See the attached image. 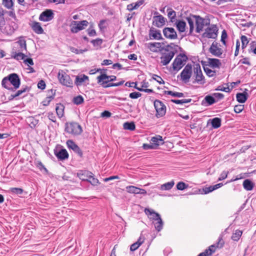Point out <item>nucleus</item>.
Masks as SVG:
<instances>
[{
	"label": "nucleus",
	"instance_id": "26",
	"mask_svg": "<svg viewBox=\"0 0 256 256\" xmlns=\"http://www.w3.org/2000/svg\"><path fill=\"white\" fill-rule=\"evenodd\" d=\"M248 98V94L246 92L238 93L236 95V100L240 103H244L247 100Z\"/></svg>",
	"mask_w": 256,
	"mask_h": 256
},
{
	"label": "nucleus",
	"instance_id": "14",
	"mask_svg": "<svg viewBox=\"0 0 256 256\" xmlns=\"http://www.w3.org/2000/svg\"><path fill=\"white\" fill-rule=\"evenodd\" d=\"M224 242L222 240V236H220L218 238V241L216 244L211 245L208 249L205 250L208 252V254L209 256H210L215 252L216 248H222L224 246Z\"/></svg>",
	"mask_w": 256,
	"mask_h": 256
},
{
	"label": "nucleus",
	"instance_id": "7",
	"mask_svg": "<svg viewBox=\"0 0 256 256\" xmlns=\"http://www.w3.org/2000/svg\"><path fill=\"white\" fill-rule=\"evenodd\" d=\"M187 60L186 56L184 54H180L174 60L172 63L174 70H179L184 64V62Z\"/></svg>",
	"mask_w": 256,
	"mask_h": 256
},
{
	"label": "nucleus",
	"instance_id": "13",
	"mask_svg": "<svg viewBox=\"0 0 256 256\" xmlns=\"http://www.w3.org/2000/svg\"><path fill=\"white\" fill-rule=\"evenodd\" d=\"M164 36L170 40H176L178 38V35L175 30L172 28L166 27L163 30Z\"/></svg>",
	"mask_w": 256,
	"mask_h": 256
},
{
	"label": "nucleus",
	"instance_id": "55",
	"mask_svg": "<svg viewBox=\"0 0 256 256\" xmlns=\"http://www.w3.org/2000/svg\"><path fill=\"white\" fill-rule=\"evenodd\" d=\"M10 190L12 193L17 194H20L23 192V190L20 188H13Z\"/></svg>",
	"mask_w": 256,
	"mask_h": 256
},
{
	"label": "nucleus",
	"instance_id": "64",
	"mask_svg": "<svg viewBox=\"0 0 256 256\" xmlns=\"http://www.w3.org/2000/svg\"><path fill=\"white\" fill-rule=\"evenodd\" d=\"M91 42L94 46H100L102 43V40L100 38H96V40H92Z\"/></svg>",
	"mask_w": 256,
	"mask_h": 256
},
{
	"label": "nucleus",
	"instance_id": "38",
	"mask_svg": "<svg viewBox=\"0 0 256 256\" xmlns=\"http://www.w3.org/2000/svg\"><path fill=\"white\" fill-rule=\"evenodd\" d=\"M16 44L19 46L20 51L22 52L24 50H26V41L22 38H20L19 40L16 42Z\"/></svg>",
	"mask_w": 256,
	"mask_h": 256
},
{
	"label": "nucleus",
	"instance_id": "30",
	"mask_svg": "<svg viewBox=\"0 0 256 256\" xmlns=\"http://www.w3.org/2000/svg\"><path fill=\"white\" fill-rule=\"evenodd\" d=\"M26 56L22 52H12V58L18 60H25Z\"/></svg>",
	"mask_w": 256,
	"mask_h": 256
},
{
	"label": "nucleus",
	"instance_id": "4",
	"mask_svg": "<svg viewBox=\"0 0 256 256\" xmlns=\"http://www.w3.org/2000/svg\"><path fill=\"white\" fill-rule=\"evenodd\" d=\"M88 22L86 20L78 21H72L70 24V32L72 33H77L79 31L84 29L88 24Z\"/></svg>",
	"mask_w": 256,
	"mask_h": 256
},
{
	"label": "nucleus",
	"instance_id": "12",
	"mask_svg": "<svg viewBox=\"0 0 256 256\" xmlns=\"http://www.w3.org/2000/svg\"><path fill=\"white\" fill-rule=\"evenodd\" d=\"M174 54L175 52L174 51H168L163 53L160 57V63L163 66H166L174 58Z\"/></svg>",
	"mask_w": 256,
	"mask_h": 256
},
{
	"label": "nucleus",
	"instance_id": "24",
	"mask_svg": "<svg viewBox=\"0 0 256 256\" xmlns=\"http://www.w3.org/2000/svg\"><path fill=\"white\" fill-rule=\"evenodd\" d=\"M175 24L180 32H185L186 23L184 21L181 20H176Z\"/></svg>",
	"mask_w": 256,
	"mask_h": 256
},
{
	"label": "nucleus",
	"instance_id": "54",
	"mask_svg": "<svg viewBox=\"0 0 256 256\" xmlns=\"http://www.w3.org/2000/svg\"><path fill=\"white\" fill-rule=\"evenodd\" d=\"M70 50L72 52L75 53L76 54H82L84 52H86L87 50L86 49L84 50H78L74 47H70Z\"/></svg>",
	"mask_w": 256,
	"mask_h": 256
},
{
	"label": "nucleus",
	"instance_id": "36",
	"mask_svg": "<svg viewBox=\"0 0 256 256\" xmlns=\"http://www.w3.org/2000/svg\"><path fill=\"white\" fill-rule=\"evenodd\" d=\"M2 4L6 8L13 10L14 2L12 0H2Z\"/></svg>",
	"mask_w": 256,
	"mask_h": 256
},
{
	"label": "nucleus",
	"instance_id": "62",
	"mask_svg": "<svg viewBox=\"0 0 256 256\" xmlns=\"http://www.w3.org/2000/svg\"><path fill=\"white\" fill-rule=\"evenodd\" d=\"M228 172H226V171L222 172L221 173L220 177L218 178V180L220 181V180H222L226 178L228 176Z\"/></svg>",
	"mask_w": 256,
	"mask_h": 256
},
{
	"label": "nucleus",
	"instance_id": "51",
	"mask_svg": "<svg viewBox=\"0 0 256 256\" xmlns=\"http://www.w3.org/2000/svg\"><path fill=\"white\" fill-rule=\"evenodd\" d=\"M188 188V185L182 182H178L176 184V188L178 190H182Z\"/></svg>",
	"mask_w": 256,
	"mask_h": 256
},
{
	"label": "nucleus",
	"instance_id": "28",
	"mask_svg": "<svg viewBox=\"0 0 256 256\" xmlns=\"http://www.w3.org/2000/svg\"><path fill=\"white\" fill-rule=\"evenodd\" d=\"M244 188L248 191L251 190L253 189L254 184L249 179L245 180L243 182Z\"/></svg>",
	"mask_w": 256,
	"mask_h": 256
},
{
	"label": "nucleus",
	"instance_id": "39",
	"mask_svg": "<svg viewBox=\"0 0 256 256\" xmlns=\"http://www.w3.org/2000/svg\"><path fill=\"white\" fill-rule=\"evenodd\" d=\"M88 79V76L84 74L81 76H77L76 78L75 84L77 86L80 85L83 82Z\"/></svg>",
	"mask_w": 256,
	"mask_h": 256
},
{
	"label": "nucleus",
	"instance_id": "5",
	"mask_svg": "<svg viewBox=\"0 0 256 256\" xmlns=\"http://www.w3.org/2000/svg\"><path fill=\"white\" fill-rule=\"evenodd\" d=\"M218 28L216 24H210L202 34V36L208 38H215L217 37Z\"/></svg>",
	"mask_w": 256,
	"mask_h": 256
},
{
	"label": "nucleus",
	"instance_id": "21",
	"mask_svg": "<svg viewBox=\"0 0 256 256\" xmlns=\"http://www.w3.org/2000/svg\"><path fill=\"white\" fill-rule=\"evenodd\" d=\"M164 142L162 136H156L152 138L150 140V144L152 145H154V148L160 144H163Z\"/></svg>",
	"mask_w": 256,
	"mask_h": 256
},
{
	"label": "nucleus",
	"instance_id": "37",
	"mask_svg": "<svg viewBox=\"0 0 256 256\" xmlns=\"http://www.w3.org/2000/svg\"><path fill=\"white\" fill-rule=\"evenodd\" d=\"M144 239L142 238L141 237H140L138 241L132 244L131 245L130 250L131 251H134L138 249L139 246L144 242Z\"/></svg>",
	"mask_w": 256,
	"mask_h": 256
},
{
	"label": "nucleus",
	"instance_id": "57",
	"mask_svg": "<svg viewBox=\"0 0 256 256\" xmlns=\"http://www.w3.org/2000/svg\"><path fill=\"white\" fill-rule=\"evenodd\" d=\"M142 94L139 92H133L130 94L129 96L132 99H136L141 96Z\"/></svg>",
	"mask_w": 256,
	"mask_h": 256
},
{
	"label": "nucleus",
	"instance_id": "33",
	"mask_svg": "<svg viewBox=\"0 0 256 256\" xmlns=\"http://www.w3.org/2000/svg\"><path fill=\"white\" fill-rule=\"evenodd\" d=\"M174 184V181L172 180L170 182H168L163 184H162L160 186V189L162 190H168L172 188Z\"/></svg>",
	"mask_w": 256,
	"mask_h": 256
},
{
	"label": "nucleus",
	"instance_id": "27",
	"mask_svg": "<svg viewBox=\"0 0 256 256\" xmlns=\"http://www.w3.org/2000/svg\"><path fill=\"white\" fill-rule=\"evenodd\" d=\"M209 66L212 68H219L221 65L220 60L216 58H208Z\"/></svg>",
	"mask_w": 256,
	"mask_h": 256
},
{
	"label": "nucleus",
	"instance_id": "23",
	"mask_svg": "<svg viewBox=\"0 0 256 256\" xmlns=\"http://www.w3.org/2000/svg\"><path fill=\"white\" fill-rule=\"evenodd\" d=\"M210 52L213 55L217 56H220L222 54L221 48H218L217 46L214 43L212 44L210 48Z\"/></svg>",
	"mask_w": 256,
	"mask_h": 256
},
{
	"label": "nucleus",
	"instance_id": "11",
	"mask_svg": "<svg viewBox=\"0 0 256 256\" xmlns=\"http://www.w3.org/2000/svg\"><path fill=\"white\" fill-rule=\"evenodd\" d=\"M154 106L157 116H162L166 114V107L162 102L160 100H156L154 102Z\"/></svg>",
	"mask_w": 256,
	"mask_h": 256
},
{
	"label": "nucleus",
	"instance_id": "48",
	"mask_svg": "<svg viewBox=\"0 0 256 256\" xmlns=\"http://www.w3.org/2000/svg\"><path fill=\"white\" fill-rule=\"evenodd\" d=\"M204 100L208 105H212L216 102L214 98L211 96H206L204 98Z\"/></svg>",
	"mask_w": 256,
	"mask_h": 256
},
{
	"label": "nucleus",
	"instance_id": "9",
	"mask_svg": "<svg viewBox=\"0 0 256 256\" xmlns=\"http://www.w3.org/2000/svg\"><path fill=\"white\" fill-rule=\"evenodd\" d=\"M116 77L115 76H108L106 74H102L96 78L98 83L100 85L107 84L110 82H113L116 80Z\"/></svg>",
	"mask_w": 256,
	"mask_h": 256
},
{
	"label": "nucleus",
	"instance_id": "3",
	"mask_svg": "<svg viewBox=\"0 0 256 256\" xmlns=\"http://www.w3.org/2000/svg\"><path fill=\"white\" fill-rule=\"evenodd\" d=\"M192 18L195 20L196 29L197 33H200L202 31L204 26H210V20L208 18H204L200 16L192 15Z\"/></svg>",
	"mask_w": 256,
	"mask_h": 256
},
{
	"label": "nucleus",
	"instance_id": "34",
	"mask_svg": "<svg viewBox=\"0 0 256 256\" xmlns=\"http://www.w3.org/2000/svg\"><path fill=\"white\" fill-rule=\"evenodd\" d=\"M187 22H188V24L190 26V30H189V34H188L191 35L192 34L193 31L194 30V22H195V20L192 17H187L186 18Z\"/></svg>",
	"mask_w": 256,
	"mask_h": 256
},
{
	"label": "nucleus",
	"instance_id": "22",
	"mask_svg": "<svg viewBox=\"0 0 256 256\" xmlns=\"http://www.w3.org/2000/svg\"><path fill=\"white\" fill-rule=\"evenodd\" d=\"M150 38L155 40H162V38L160 30L150 29L149 34Z\"/></svg>",
	"mask_w": 256,
	"mask_h": 256
},
{
	"label": "nucleus",
	"instance_id": "56",
	"mask_svg": "<svg viewBox=\"0 0 256 256\" xmlns=\"http://www.w3.org/2000/svg\"><path fill=\"white\" fill-rule=\"evenodd\" d=\"M244 108V106L242 104L236 105L234 108V111L236 113H240Z\"/></svg>",
	"mask_w": 256,
	"mask_h": 256
},
{
	"label": "nucleus",
	"instance_id": "6",
	"mask_svg": "<svg viewBox=\"0 0 256 256\" xmlns=\"http://www.w3.org/2000/svg\"><path fill=\"white\" fill-rule=\"evenodd\" d=\"M58 78L60 83L62 85L69 87L72 86V80L70 76L62 70L58 72Z\"/></svg>",
	"mask_w": 256,
	"mask_h": 256
},
{
	"label": "nucleus",
	"instance_id": "19",
	"mask_svg": "<svg viewBox=\"0 0 256 256\" xmlns=\"http://www.w3.org/2000/svg\"><path fill=\"white\" fill-rule=\"evenodd\" d=\"M144 212L146 215L150 216V218L156 221L160 218V215L155 212L154 210L148 208H146Z\"/></svg>",
	"mask_w": 256,
	"mask_h": 256
},
{
	"label": "nucleus",
	"instance_id": "18",
	"mask_svg": "<svg viewBox=\"0 0 256 256\" xmlns=\"http://www.w3.org/2000/svg\"><path fill=\"white\" fill-rule=\"evenodd\" d=\"M153 19V23L158 28H160L165 24L166 18L162 15L154 16Z\"/></svg>",
	"mask_w": 256,
	"mask_h": 256
},
{
	"label": "nucleus",
	"instance_id": "41",
	"mask_svg": "<svg viewBox=\"0 0 256 256\" xmlns=\"http://www.w3.org/2000/svg\"><path fill=\"white\" fill-rule=\"evenodd\" d=\"M154 224L156 229L158 232H160L162 230L163 227V222L161 218L156 220L155 222H154Z\"/></svg>",
	"mask_w": 256,
	"mask_h": 256
},
{
	"label": "nucleus",
	"instance_id": "58",
	"mask_svg": "<svg viewBox=\"0 0 256 256\" xmlns=\"http://www.w3.org/2000/svg\"><path fill=\"white\" fill-rule=\"evenodd\" d=\"M28 90V88L27 86H26L24 88H22L20 90L17 91V92L14 94V96H18L21 95L24 92H25L27 90Z\"/></svg>",
	"mask_w": 256,
	"mask_h": 256
},
{
	"label": "nucleus",
	"instance_id": "50",
	"mask_svg": "<svg viewBox=\"0 0 256 256\" xmlns=\"http://www.w3.org/2000/svg\"><path fill=\"white\" fill-rule=\"evenodd\" d=\"M204 70L207 76L209 77H213L216 74V72L214 70H212L209 68H204Z\"/></svg>",
	"mask_w": 256,
	"mask_h": 256
},
{
	"label": "nucleus",
	"instance_id": "60",
	"mask_svg": "<svg viewBox=\"0 0 256 256\" xmlns=\"http://www.w3.org/2000/svg\"><path fill=\"white\" fill-rule=\"evenodd\" d=\"M227 38V34L225 30H224L222 32V36H221V42L224 44V45L226 44V39Z\"/></svg>",
	"mask_w": 256,
	"mask_h": 256
},
{
	"label": "nucleus",
	"instance_id": "2",
	"mask_svg": "<svg viewBox=\"0 0 256 256\" xmlns=\"http://www.w3.org/2000/svg\"><path fill=\"white\" fill-rule=\"evenodd\" d=\"M65 132L74 136L80 135L82 132V126L77 122H67L65 124Z\"/></svg>",
	"mask_w": 256,
	"mask_h": 256
},
{
	"label": "nucleus",
	"instance_id": "45",
	"mask_svg": "<svg viewBox=\"0 0 256 256\" xmlns=\"http://www.w3.org/2000/svg\"><path fill=\"white\" fill-rule=\"evenodd\" d=\"M242 232L239 230H237L233 233L232 236V239L234 241H238L242 236Z\"/></svg>",
	"mask_w": 256,
	"mask_h": 256
},
{
	"label": "nucleus",
	"instance_id": "47",
	"mask_svg": "<svg viewBox=\"0 0 256 256\" xmlns=\"http://www.w3.org/2000/svg\"><path fill=\"white\" fill-rule=\"evenodd\" d=\"M191 98L184 99V100H172L171 101L176 104H183L186 103H188L192 102Z\"/></svg>",
	"mask_w": 256,
	"mask_h": 256
},
{
	"label": "nucleus",
	"instance_id": "63",
	"mask_svg": "<svg viewBox=\"0 0 256 256\" xmlns=\"http://www.w3.org/2000/svg\"><path fill=\"white\" fill-rule=\"evenodd\" d=\"M105 22H106V20H100V22L98 24V27L101 31L103 30L104 29H105L106 28V26H104Z\"/></svg>",
	"mask_w": 256,
	"mask_h": 256
},
{
	"label": "nucleus",
	"instance_id": "29",
	"mask_svg": "<svg viewBox=\"0 0 256 256\" xmlns=\"http://www.w3.org/2000/svg\"><path fill=\"white\" fill-rule=\"evenodd\" d=\"M32 28L33 30L38 34H42L44 32V30L40 24L38 22H34L32 24Z\"/></svg>",
	"mask_w": 256,
	"mask_h": 256
},
{
	"label": "nucleus",
	"instance_id": "61",
	"mask_svg": "<svg viewBox=\"0 0 256 256\" xmlns=\"http://www.w3.org/2000/svg\"><path fill=\"white\" fill-rule=\"evenodd\" d=\"M24 62L28 66H32L34 64L33 60L32 58H26L25 60H24Z\"/></svg>",
	"mask_w": 256,
	"mask_h": 256
},
{
	"label": "nucleus",
	"instance_id": "44",
	"mask_svg": "<svg viewBox=\"0 0 256 256\" xmlns=\"http://www.w3.org/2000/svg\"><path fill=\"white\" fill-rule=\"evenodd\" d=\"M123 126L124 130H134L136 128L135 124L133 122H124L123 124Z\"/></svg>",
	"mask_w": 256,
	"mask_h": 256
},
{
	"label": "nucleus",
	"instance_id": "15",
	"mask_svg": "<svg viewBox=\"0 0 256 256\" xmlns=\"http://www.w3.org/2000/svg\"><path fill=\"white\" fill-rule=\"evenodd\" d=\"M54 18V14L51 10H46L43 12L40 16L39 20L43 22H48Z\"/></svg>",
	"mask_w": 256,
	"mask_h": 256
},
{
	"label": "nucleus",
	"instance_id": "46",
	"mask_svg": "<svg viewBox=\"0 0 256 256\" xmlns=\"http://www.w3.org/2000/svg\"><path fill=\"white\" fill-rule=\"evenodd\" d=\"M166 94L168 95H170L174 97L182 98L184 96V94L182 92H174L171 90L166 92Z\"/></svg>",
	"mask_w": 256,
	"mask_h": 256
},
{
	"label": "nucleus",
	"instance_id": "16",
	"mask_svg": "<svg viewBox=\"0 0 256 256\" xmlns=\"http://www.w3.org/2000/svg\"><path fill=\"white\" fill-rule=\"evenodd\" d=\"M66 144L68 148L72 149L74 152L76 153L79 156H82V152L78 147L72 140H68L66 142Z\"/></svg>",
	"mask_w": 256,
	"mask_h": 256
},
{
	"label": "nucleus",
	"instance_id": "1",
	"mask_svg": "<svg viewBox=\"0 0 256 256\" xmlns=\"http://www.w3.org/2000/svg\"><path fill=\"white\" fill-rule=\"evenodd\" d=\"M20 80L16 74H11L4 78L2 81V86L9 90H14L18 89L20 86Z\"/></svg>",
	"mask_w": 256,
	"mask_h": 256
},
{
	"label": "nucleus",
	"instance_id": "17",
	"mask_svg": "<svg viewBox=\"0 0 256 256\" xmlns=\"http://www.w3.org/2000/svg\"><path fill=\"white\" fill-rule=\"evenodd\" d=\"M54 154L58 160H66L68 158V154L66 150L64 148L54 150Z\"/></svg>",
	"mask_w": 256,
	"mask_h": 256
},
{
	"label": "nucleus",
	"instance_id": "35",
	"mask_svg": "<svg viewBox=\"0 0 256 256\" xmlns=\"http://www.w3.org/2000/svg\"><path fill=\"white\" fill-rule=\"evenodd\" d=\"M143 4L142 0H140L135 3H132L127 6V10L129 11H132L134 10L137 9L140 6Z\"/></svg>",
	"mask_w": 256,
	"mask_h": 256
},
{
	"label": "nucleus",
	"instance_id": "20",
	"mask_svg": "<svg viewBox=\"0 0 256 256\" xmlns=\"http://www.w3.org/2000/svg\"><path fill=\"white\" fill-rule=\"evenodd\" d=\"M92 173L87 170H80L78 173V178L83 181H88Z\"/></svg>",
	"mask_w": 256,
	"mask_h": 256
},
{
	"label": "nucleus",
	"instance_id": "49",
	"mask_svg": "<svg viewBox=\"0 0 256 256\" xmlns=\"http://www.w3.org/2000/svg\"><path fill=\"white\" fill-rule=\"evenodd\" d=\"M84 102V98L82 96H76L73 99V102L76 104H80Z\"/></svg>",
	"mask_w": 256,
	"mask_h": 256
},
{
	"label": "nucleus",
	"instance_id": "32",
	"mask_svg": "<svg viewBox=\"0 0 256 256\" xmlns=\"http://www.w3.org/2000/svg\"><path fill=\"white\" fill-rule=\"evenodd\" d=\"M64 106L62 104H57L56 110L58 116L60 118L63 116L64 114Z\"/></svg>",
	"mask_w": 256,
	"mask_h": 256
},
{
	"label": "nucleus",
	"instance_id": "52",
	"mask_svg": "<svg viewBox=\"0 0 256 256\" xmlns=\"http://www.w3.org/2000/svg\"><path fill=\"white\" fill-rule=\"evenodd\" d=\"M240 40L242 43V49H244L246 46L249 42L248 38L245 36H242L240 37Z\"/></svg>",
	"mask_w": 256,
	"mask_h": 256
},
{
	"label": "nucleus",
	"instance_id": "43",
	"mask_svg": "<svg viewBox=\"0 0 256 256\" xmlns=\"http://www.w3.org/2000/svg\"><path fill=\"white\" fill-rule=\"evenodd\" d=\"M212 125L214 128H218L221 125V119L218 118H214L212 120Z\"/></svg>",
	"mask_w": 256,
	"mask_h": 256
},
{
	"label": "nucleus",
	"instance_id": "8",
	"mask_svg": "<svg viewBox=\"0 0 256 256\" xmlns=\"http://www.w3.org/2000/svg\"><path fill=\"white\" fill-rule=\"evenodd\" d=\"M194 76L195 77L196 82L200 84H204L206 82L204 77L202 74V72L200 64H196L194 68Z\"/></svg>",
	"mask_w": 256,
	"mask_h": 256
},
{
	"label": "nucleus",
	"instance_id": "10",
	"mask_svg": "<svg viewBox=\"0 0 256 256\" xmlns=\"http://www.w3.org/2000/svg\"><path fill=\"white\" fill-rule=\"evenodd\" d=\"M192 74V66L188 64L180 73L181 80L186 82H188Z\"/></svg>",
	"mask_w": 256,
	"mask_h": 256
},
{
	"label": "nucleus",
	"instance_id": "59",
	"mask_svg": "<svg viewBox=\"0 0 256 256\" xmlns=\"http://www.w3.org/2000/svg\"><path fill=\"white\" fill-rule=\"evenodd\" d=\"M216 90L223 91L225 92H230V88L229 86L224 87L222 86H220L218 87Z\"/></svg>",
	"mask_w": 256,
	"mask_h": 256
},
{
	"label": "nucleus",
	"instance_id": "53",
	"mask_svg": "<svg viewBox=\"0 0 256 256\" xmlns=\"http://www.w3.org/2000/svg\"><path fill=\"white\" fill-rule=\"evenodd\" d=\"M88 182H90L93 186H96L98 184V180L94 177L92 174H91V176L90 177Z\"/></svg>",
	"mask_w": 256,
	"mask_h": 256
},
{
	"label": "nucleus",
	"instance_id": "25",
	"mask_svg": "<svg viewBox=\"0 0 256 256\" xmlns=\"http://www.w3.org/2000/svg\"><path fill=\"white\" fill-rule=\"evenodd\" d=\"M160 42H150L148 44V48L152 52H156L162 48Z\"/></svg>",
	"mask_w": 256,
	"mask_h": 256
},
{
	"label": "nucleus",
	"instance_id": "31",
	"mask_svg": "<svg viewBox=\"0 0 256 256\" xmlns=\"http://www.w3.org/2000/svg\"><path fill=\"white\" fill-rule=\"evenodd\" d=\"M168 16L172 22H174L177 20H176V12L172 8L168 9Z\"/></svg>",
	"mask_w": 256,
	"mask_h": 256
},
{
	"label": "nucleus",
	"instance_id": "42",
	"mask_svg": "<svg viewBox=\"0 0 256 256\" xmlns=\"http://www.w3.org/2000/svg\"><path fill=\"white\" fill-rule=\"evenodd\" d=\"M140 188L133 186H129L126 187V191L128 193L138 194Z\"/></svg>",
	"mask_w": 256,
	"mask_h": 256
},
{
	"label": "nucleus",
	"instance_id": "40",
	"mask_svg": "<svg viewBox=\"0 0 256 256\" xmlns=\"http://www.w3.org/2000/svg\"><path fill=\"white\" fill-rule=\"evenodd\" d=\"M52 95H49L42 102L44 106H47L50 104V102H51L52 100L54 98V94H53V90H51L50 91Z\"/></svg>",
	"mask_w": 256,
	"mask_h": 256
}]
</instances>
